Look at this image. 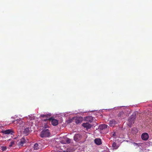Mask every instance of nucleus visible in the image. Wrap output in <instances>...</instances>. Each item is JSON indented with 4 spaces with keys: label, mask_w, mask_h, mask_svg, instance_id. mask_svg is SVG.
Wrapping results in <instances>:
<instances>
[{
    "label": "nucleus",
    "mask_w": 152,
    "mask_h": 152,
    "mask_svg": "<svg viewBox=\"0 0 152 152\" xmlns=\"http://www.w3.org/2000/svg\"><path fill=\"white\" fill-rule=\"evenodd\" d=\"M50 134L48 129L43 130L41 132L40 136L42 137H48L50 135Z\"/></svg>",
    "instance_id": "obj_1"
},
{
    "label": "nucleus",
    "mask_w": 152,
    "mask_h": 152,
    "mask_svg": "<svg viewBox=\"0 0 152 152\" xmlns=\"http://www.w3.org/2000/svg\"><path fill=\"white\" fill-rule=\"evenodd\" d=\"M48 120L50 121H51V124L53 126H56L58 125V121L56 119L52 118H50L48 119H45L43 120L44 121H46Z\"/></svg>",
    "instance_id": "obj_2"
},
{
    "label": "nucleus",
    "mask_w": 152,
    "mask_h": 152,
    "mask_svg": "<svg viewBox=\"0 0 152 152\" xmlns=\"http://www.w3.org/2000/svg\"><path fill=\"white\" fill-rule=\"evenodd\" d=\"M12 123H14L15 121H12ZM24 122H23L21 119H17L16 121V123H15L17 126L21 127L24 124Z\"/></svg>",
    "instance_id": "obj_3"
},
{
    "label": "nucleus",
    "mask_w": 152,
    "mask_h": 152,
    "mask_svg": "<svg viewBox=\"0 0 152 152\" xmlns=\"http://www.w3.org/2000/svg\"><path fill=\"white\" fill-rule=\"evenodd\" d=\"M1 133L3 134H11L12 135L13 134L14 132L11 129H8L6 130H2L1 131Z\"/></svg>",
    "instance_id": "obj_4"
},
{
    "label": "nucleus",
    "mask_w": 152,
    "mask_h": 152,
    "mask_svg": "<svg viewBox=\"0 0 152 152\" xmlns=\"http://www.w3.org/2000/svg\"><path fill=\"white\" fill-rule=\"evenodd\" d=\"M142 139L144 140H147L149 138V136L147 133H143L141 135Z\"/></svg>",
    "instance_id": "obj_5"
},
{
    "label": "nucleus",
    "mask_w": 152,
    "mask_h": 152,
    "mask_svg": "<svg viewBox=\"0 0 152 152\" xmlns=\"http://www.w3.org/2000/svg\"><path fill=\"white\" fill-rule=\"evenodd\" d=\"M81 136L79 134H75L74 137V140L76 142H78L81 139Z\"/></svg>",
    "instance_id": "obj_6"
},
{
    "label": "nucleus",
    "mask_w": 152,
    "mask_h": 152,
    "mask_svg": "<svg viewBox=\"0 0 152 152\" xmlns=\"http://www.w3.org/2000/svg\"><path fill=\"white\" fill-rule=\"evenodd\" d=\"M31 128L29 127H26L24 129L23 131V133L25 134L26 135H28L31 131Z\"/></svg>",
    "instance_id": "obj_7"
},
{
    "label": "nucleus",
    "mask_w": 152,
    "mask_h": 152,
    "mask_svg": "<svg viewBox=\"0 0 152 152\" xmlns=\"http://www.w3.org/2000/svg\"><path fill=\"white\" fill-rule=\"evenodd\" d=\"M26 141L24 138H22L20 141L18 142V145L19 146H22L24 143H26Z\"/></svg>",
    "instance_id": "obj_8"
},
{
    "label": "nucleus",
    "mask_w": 152,
    "mask_h": 152,
    "mask_svg": "<svg viewBox=\"0 0 152 152\" xmlns=\"http://www.w3.org/2000/svg\"><path fill=\"white\" fill-rule=\"evenodd\" d=\"M85 120L88 122L91 123L93 121V117L91 116H88L86 117Z\"/></svg>",
    "instance_id": "obj_9"
},
{
    "label": "nucleus",
    "mask_w": 152,
    "mask_h": 152,
    "mask_svg": "<svg viewBox=\"0 0 152 152\" xmlns=\"http://www.w3.org/2000/svg\"><path fill=\"white\" fill-rule=\"evenodd\" d=\"M82 126L87 129H90L92 126V125L88 123H83Z\"/></svg>",
    "instance_id": "obj_10"
},
{
    "label": "nucleus",
    "mask_w": 152,
    "mask_h": 152,
    "mask_svg": "<svg viewBox=\"0 0 152 152\" xmlns=\"http://www.w3.org/2000/svg\"><path fill=\"white\" fill-rule=\"evenodd\" d=\"M95 143L97 145H100L102 144L101 140L99 138H96L94 140Z\"/></svg>",
    "instance_id": "obj_11"
},
{
    "label": "nucleus",
    "mask_w": 152,
    "mask_h": 152,
    "mask_svg": "<svg viewBox=\"0 0 152 152\" xmlns=\"http://www.w3.org/2000/svg\"><path fill=\"white\" fill-rule=\"evenodd\" d=\"M117 124V121L114 119L110 121L109 122V125L110 126H113Z\"/></svg>",
    "instance_id": "obj_12"
},
{
    "label": "nucleus",
    "mask_w": 152,
    "mask_h": 152,
    "mask_svg": "<svg viewBox=\"0 0 152 152\" xmlns=\"http://www.w3.org/2000/svg\"><path fill=\"white\" fill-rule=\"evenodd\" d=\"M83 118L81 117L77 118L76 119V123L77 124H78L81 123L83 121Z\"/></svg>",
    "instance_id": "obj_13"
},
{
    "label": "nucleus",
    "mask_w": 152,
    "mask_h": 152,
    "mask_svg": "<svg viewBox=\"0 0 152 152\" xmlns=\"http://www.w3.org/2000/svg\"><path fill=\"white\" fill-rule=\"evenodd\" d=\"M40 144H38L36 143H35L34 145V149L36 150H38L40 148Z\"/></svg>",
    "instance_id": "obj_14"
},
{
    "label": "nucleus",
    "mask_w": 152,
    "mask_h": 152,
    "mask_svg": "<svg viewBox=\"0 0 152 152\" xmlns=\"http://www.w3.org/2000/svg\"><path fill=\"white\" fill-rule=\"evenodd\" d=\"M135 120V118L134 117H132L131 118H130L128 121H129V124H132L134 123V121Z\"/></svg>",
    "instance_id": "obj_15"
},
{
    "label": "nucleus",
    "mask_w": 152,
    "mask_h": 152,
    "mask_svg": "<svg viewBox=\"0 0 152 152\" xmlns=\"http://www.w3.org/2000/svg\"><path fill=\"white\" fill-rule=\"evenodd\" d=\"M108 126L105 124H101L99 125V128L100 130H103L107 128Z\"/></svg>",
    "instance_id": "obj_16"
},
{
    "label": "nucleus",
    "mask_w": 152,
    "mask_h": 152,
    "mask_svg": "<svg viewBox=\"0 0 152 152\" xmlns=\"http://www.w3.org/2000/svg\"><path fill=\"white\" fill-rule=\"evenodd\" d=\"M125 114L123 112H120L118 115V117L121 118H124L125 116Z\"/></svg>",
    "instance_id": "obj_17"
},
{
    "label": "nucleus",
    "mask_w": 152,
    "mask_h": 152,
    "mask_svg": "<svg viewBox=\"0 0 152 152\" xmlns=\"http://www.w3.org/2000/svg\"><path fill=\"white\" fill-rule=\"evenodd\" d=\"M51 116V114H47V115H43L42 114L41 115V116L42 118L45 117L46 118V119H48V118H50V116Z\"/></svg>",
    "instance_id": "obj_18"
},
{
    "label": "nucleus",
    "mask_w": 152,
    "mask_h": 152,
    "mask_svg": "<svg viewBox=\"0 0 152 152\" xmlns=\"http://www.w3.org/2000/svg\"><path fill=\"white\" fill-rule=\"evenodd\" d=\"M112 146L114 149H117L118 146L116 145V143L115 142H113L112 144Z\"/></svg>",
    "instance_id": "obj_19"
},
{
    "label": "nucleus",
    "mask_w": 152,
    "mask_h": 152,
    "mask_svg": "<svg viewBox=\"0 0 152 152\" xmlns=\"http://www.w3.org/2000/svg\"><path fill=\"white\" fill-rule=\"evenodd\" d=\"M133 144L136 147V148H137V147H139L140 146H141V143H136L134 142L133 143Z\"/></svg>",
    "instance_id": "obj_20"
},
{
    "label": "nucleus",
    "mask_w": 152,
    "mask_h": 152,
    "mask_svg": "<svg viewBox=\"0 0 152 152\" xmlns=\"http://www.w3.org/2000/svg\"><path fill=\"white\" fill-rule=\"evenodd\" d=\"M66 142L67 143H69L71 142V140L67 137H66L65 139Z\"/></svg>",
    "instance_id": "obj_21"
},
{
    "label": "nucleus",
    "mask_w": 152,
    "mask_h": 152,
    "mask_svg": "<svg viewBox=\"0 0 152 152\" xmlns=\"http://www.w3.org/2000/svg\"><path fill=\"white\" fill-rule=\"evenodd\" d=\"M7 149V147L6 146H2L1 147V149L2 151H5Z\"/></svg>",
    "instance_id": "obj_22"
},
{
    "label": "nucleus",
    "mask_w": 152,
    "mask_h": 152,
    "mask_svg": "<svg viewBox=\"0 0 152 152\" xmlns=\"http://www.w3.org/2000/svg\"><path fill=\"white\" fill-rule=\"evenodd\" d=\"M110 135L112 137H115L116 136V134L115 132H112L111 133Z\"/></svg>",
    "instance_id": "obj_23"
},
{
    "label": "nucleus",
    "mask_w": 152,
    "mask_h": 152,
    "mask_svg": "<svg viewBox=\"0 0 152 152\" xmlns=\"http://www.w3.org/2000/svg\"><path fill=\"white\" fill-rule=\"evenodd\" d=\"M14 144V142H10V144L9 145V147H11Z\"/></svg>",
    "instance_id": "obj_24"
},
{
    "label": "nucleus",
    "mask_w": 152,
    "mask_h": 152,
    "mask_svg": "<svg viewBox=\"0 0 152 152\" xmlns=\"http://www.w3.org/2000/svg\"><path fill=\"white\" fill-rule=\"evenodd\" d=\"M70 149L69 148H67L66 150V152H71L70 151H69Z\"/></svg>",
    "instance_id": "obj_25"
},
{
    "label": "nucleus",
    "mask_w": 152,
    "mask_h": 152,
    "mask_svg": "<svg viewBox=\"0 0 152 152\" xmlns=\"http://www.w3.org/2000/svg\"><path fill=\"white\" fill-rule=\"evenodd\" d=\"M135 129H136L135 128H134L132 129V130L133 131Z\"/></svg>",
    "instance_id": "obj_26"
},
{
    "label": "nucleus",
    "mask_w": 152,
    "mask_h": 152,
    "mask_svg": "<svg viewBox=\"0 0 152 152\" xmlns=\"http://www.w3.org/2000/svg\"><path fill=\"white\" fill-rule=\"evenodd\" d=\"M63 152H66V151H63Z\"/></svg>",
    "instance_id": "obj_27"
}]
</instances>
